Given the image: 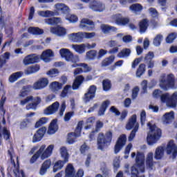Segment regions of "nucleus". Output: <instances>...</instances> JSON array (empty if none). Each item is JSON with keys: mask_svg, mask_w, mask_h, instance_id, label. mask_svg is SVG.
<instances>
[{"mask_svg": "<svg viewBox=\"0 0 177 177\" xmlns=\"http://www.w3.org/2000/svg\"><path fill=\"white\" fill-rule=\"evenodd\" d=\"M127 145V135L122 134L118 138L116 143L114 146V153L115 154H118L119 152L122 150L124 146Z\"/></svg>", "mask_w": 177, "mask_h": 177, "instance_id": "13", "label": "nucleus"}, {"mask_svg": "<svg viewBox=\"0 0 177 177\" xmlns=\"http://www.w3.org/2000/svg\"><path fill=\"white\" fill-rule=\"evenodd\" d=\"M131 177H145V174L141 175L140 176H139V169L136 166H133L131 168Z\"/></svg>", "mask_w": 177, "mask_h": 177, "instance_id": "53", "label": "nucleus"}, {"mask_svg": "<svg viewBox=\"0 0 177 177\" xmlns=\"http://www.w3.org/2000/svg\"><path fill=\"white\" fill-rule=\"evenodd\" d=\"M101 30L104 34H110V32H117V28L107 24L101 26Z\"/></svg>", "mask_w": 177, "mask_h": 177, "instance_id": "29", "label": "nucleus"}, {"mask_svg": "<svg viewBox=\"0 0 177 177\" xmlns=\"http://www.w3.org/2000/svg\"><path fill=\"white\" fill-rule=\"evenodd\" d=\"M114 60H115L114 55L105 57L101 62V67H109V66H111L114 63Z\"/></svg>", "mask_w": 177, "mask_h": 177, "instance_id": "30", "label": "nucleus"}, {"mask_svg": "<svg viewBox=\"0 0 177 177\" xmlns=\"http://www.w3.org/2000/svg\"><path fill=\"white\" fill-rule=\"evenodd\" d=\"M154 59V53L149 51L145 57V62H150Z\"/></svg>", "mask_w": 177, "mask_h": 177, "instance_id": "63", "label": "nucleus"}, {"mask_svg": "<svg viewBox=\"0 0 177 177\" xmlns=\"http://www.w3.org/2000/svg\"><path fill=\"white\" fill-rule=\"evenodd\" d=\"M32 100H34V97L32 95L28 96L26 98L20 101V104L21 106H24L25 104H27L28 102H31Z\"/></svg>", "mask_w": 177, "mask_h": 177, "instance_id": "60", "label": "nucleus"}, {"mask_svg": "<svg viewBox=\"0 0 177 177\" xmlns=\"http://www.w3.org/2000/svg\"><path fill=\"white\" fill-rule=\"evenodd\" d=\"M136 124H138L137 116H136V114H133L129 119V121L126 124V129H127V131H131V129H132L133 128H135L133 127H135V125H136Z\"/></svg>", "mask_w": 177, "mask_h": 177, "instance_id": "27", "label": "nucleus"}, {"mask_svg": "<svg viewBox=\"0 0 177 177\" xmlns=\"http://www.w3.org/2000/svg\"><path fill=\"white\" fill-rule=\"evenodd\" d=\"M66 20L70 21V23H77L78 21V17L75 15H71L66 17Z\"/></svg>", "mask_w": 177, "mask_h": 177, "instance_id": "61", "label": "nucleus"}, {"mask_svg": "<svg viewBox=\"0 0 177 177\" xmlns=\"http://www.w3.org/2000/svg\"><path fill=\"white\" fill-rule=\"evenodd\" d=\"M80 27L86 31H93L95 30V22L89 19L83 18L80 21Z\"/></svg>", "mask_w": 177, "mask_h": 177, "instance_id": "15", "label": "nucleus"}, {"mask_svg": "<svg viewBox=\"0 0 177 177\" xmlns=\"http://www.w3.org/2000/svg\"><path fill=\"white\" fill-rule=\"evenodd\" d=\"M39 65L36 64L34 66H28L25 71L24 73L26 75H30V74H34V73H37L39 71Z\"/></svg>", "mask_w": 177, "mask_h": 177, "instance_id": "37", "label": "nucleus"}, {"mask_svg": "<svg viewBox=\"0 0 177 177\" xmlns=\"http://www.w3.org/2000/svg\"><path fill=\"white\" fill-rule=\"evenodd\" d=\"M38 62H39V57L35 54L28 55L24 59V64H25V66L34 64V63H38Z\"/></svg>", "mask_w": 177, "mask_h": 177, "instance_id": "20", "label": "nucleus"}, {"mask_svg": "<svg viewBox=\"0 0 177 177\" xmlns=\"http://www.w3.org/2000/svg\"><path fill=\"white\" fill-rule=\"evenodd\" d=\"M160 86L164 91H168L169 88H175V75L169 73L167 76V80L161 79Z\"/></svg>", "mask_w": 177, "mask_h": 177, "instance_id": "6", "label": "nucleus"}, {"mask_svg": "<svg viewBox=\"0 0 177 177\" xmlns=\"http://www.w3.org/2000/svg\"><path fill=\"white\" fill-rule=\"evenodd\" d=\"M161 41H162V35L158 34L153 39V44L155 46H160L161 45Z\"/></svg>", "mask_w": 177, "mask_h": 177, "instance_id": "51", "label": "nucleus"}, {"mask_svg": "<svg viewBox=\"0 0 177 177\" xmlns=\"http://www.w3.org/2000/svg\"><path fill=\"white\" fill-rule=\"evenodd\" d=\"M86 59L87 60H95L97 59V50H91L86 53Z\"/></svg>", "mask_w": 177, "mask_h": 177, "instance_id": "43", "label": "nucleus"}, {"mask_svg": "<svg viewBox=\"0 0 177 177\" xmlns=\"http://www.w3.org/2000/svg\"><path fill=\"white\" fill-rule=\"evenodd\" d=\"M176 39V34L175 32L170 33L166 38L167 44H172Z\"/></svg>", "mask_w": 177, "mask_h": 177, "instance_id": "56", "label": "nucleus"}, {"mask_svg": "<svg viewBox=\"0 0 177 177\" xmlns=\"http://www.w3.org/2000/svg\"><path fill=\"white\" fill-rule=\"evenodd\" d=\"M162 103H166L168 107H176L177 104V91L174 92L169 97V93H166L160 95Z\"/></svg>", "mask_w": 177, "mask_h": 177, "instance_id": "5", "label": "nucleus"}, {"mask_svg": "<svg viewBox=\"0 0 177 177\" xmlns=\"http://www.w3.org/2000/svg\"><path fill=\"white\" fill-rule=\"evenodd\" d=\"M90 9H92L94 12H103V10L105 9L104 5L97 1H93L89 4Z\"/></svg>", "mask_w": 177, "mask_h": 177, "instance_id": "19", "label": "nucleus"}, {"mask_svg": "<svg viewBox=\"0 0 177 177\" xmlns=\"http://www.w3.org/2000/svg\"><path fill=\"white\" fill-rule=\"evenodd\" d=\"M147 127L149 128V132L147 137V142L149 146H153L155 143H157L161 136H162V131L161 129L158 128L156 124H152L149 122Z\"/></svg>", "mask_w": 177, "mask_h": 177, "instance_id": "2", "label": "nucleus"}, {"mask_svg": "<svg viewBox=\"0 0 177 177\" xmlns=\"http://www.w3.org/2000/svg\"><path fill=\"white\" fill-rule=\"evenodd\" d=\"M69 39L72 42L80 43L84 41V32H78L77 33H71L68 35Z\"/></svg>", "mask_w": 177, "mask_h": 177, "instance_id": "22", "label": "nucleus"}, {"mask_svg": "<svg viewBox=\"0 0 177 177\" xmlns=\"http://www.w3.org/2000/svg\"><path fill=\"white\" fill-rule=\"evenodd\" d=\"M166 153L168 156H171L173 160H175L177 157V145L175 144L174 140H171L168 142L166 147Z\"/></svg>", "mask_w": 177, "mask_h": 177, "instance_id": "12", "label": "nucleus"}, {"mask_svg": "<svg viewBox=\"0 0 177 177\" xmlns=\"http://www.w3.org/2000/svg\"><path fill=\"white\" fill-rule=\"evenodd\" d=\"M49 84V80L46 77H41L33 84L32 88L35 91H41L44 88H46Z\"/></svg>", "mask_w": 177, "mask_h": 177, "instance_id": "16", "label": "nucleus"}, {"mask_svg": "<svg viewBox=\"0 0 177 177\" xmlns=\"http://www.w3.org/2000/svg\"><path fill=\"white\" fill-rule=\"evenodd\" d=\"M59 131V125L57 124V119L53 120L48 127L47 133L48 135H53Z\"/></svg>", "mask_w": 177, "mask_h": 177, "instance_id": "24", "label": "nucleus"}, {"mask_svg": "<svg viewBox=\"0 0 177 177\" xmlns=\"http://www.w3.org/2000/svg\"><path fill=\"white\" fill-rule=\"evenodd\" d=\"M46 122H48V118H41L35 123V127L39 128V127H42V125H44Z\"/></svg>", "mask_w": 177, "mask_h": 177, "instance_id": "55", "label": "nucleus"}, {"mask_svg": "<svg viewBox=\"0 0 177 177\" xmlns=\"http://www.w3.org/2000/svg\"><path fill=\"white\" fill-rule=\"evenodd\" d=\"M59 102H55L44 109V114L46 115H52V114H55L59 110Z\"/></svg>", "mask_w": 177, "mask_h": 177, "instance_id": "21", "label": "nucleus"}, {"mask_svg": "<svg viewBox=\"0 0 177 177\" xmlns=\"http://www.w3.org/2000/svg\"><path fill=\"white\" fill-rule=\"evenodd\" d=\"M102 88L104 92H109L111 89V81L109 79L102 81Z\"/></svg>", "mask_w": 177, "mask_h": 177, "instance_id": "44", "label": "nucleus"}, {"mask_svg": "<svg viewBox=\"0 0 177 177\" xmlns=\"http://www.w3.org/2000/svg\"><path fill=\"white\" fill-rule=\"evenodd\" d=\"M138 95H139V87H134L132 90L131 97L132 99H136L138 97Z\"/></svg>", "mask_w": 177, "mask_h": 177, "instance_id": "64", "label": "nucleus"}, {"mask_svg": "<svg viewBox=\"0 0 177 177\" xmlns=\"http://www.w3.org/2000/svg\"><path fill=\"white\" fill-rule=\"evenodd\" d=\"M6 26V21L5 20V15L2 11V7L0 6V28H3Z\"/></svg>", "mask_w": 177, "mask_h": 177, "instance_id": "50", "label": "nucleus"}, {"mask_svg": "<svg viewBox=\"0 0 177 177\" xmlns=\"http://www.w3.org/2000/svg\"><path fill=\"white\" fill-rule=\"evenodd\" d=\"M85 81V77H84L82 75H78L75 77L73 84H72V88L73 91H77L82 85L84 82Z\"/></svg>", "mask_w": 177, "mask_h": 177, "instance_id": "26", "label": "nucleus"}, {"mask_svg": "<svg viewBox=\"0 0 177 177\" xmlns=\"http://www.w3.org/2000/svg\"><path fill=\"white\" fill-rule=\"evenodd\" d=\"M84 169H79L75 174V169L71 163H68L65 169V177H84Z\"/></svg>", "mask_w": 177, "mask_h": 177, "instance_id": "9", "label": "nucleus"}, {"mask_svg": "<svg viewBox=\"0 0 177 177\" xmlns=\"http://www.w3.org/2000/svg\"><path fill=\"white\" fill-rule=\"evenodd\" d=\"M86 48V46H85V44H75L73 46V48L77 53H84L85 52V48Z\"/></svg>", "mask_w": 177, "mask_h": 177, "instance_id": "46", "label": "nucleus"}, {"mask_svg": "<svg viewBox=\"0 0 177 177\" xmlns=\"http://www.w3.org/2000/svg\"><path fill=\"white\" fill-rule=\"evenodd\" d=\"M52 165V160L47 159L42 164L39 169V174L40 175L44 176L46 172H48V169L50 168V166Z\"/></svg>", "mask_w": 177, "mask_h": 177, "instance_id": "25", "label": "nucleus"}, {"mask_svg": "<svg viewBox=\"0 0 177 177\" xmlns=\"http://www.w3.org/2000/svg\"><path fill=\"white\" fill-rule=\"evenodd\" d=\"M13 154H15V149H13V147H11L8 150V155L10 157V162L12 165H13L17 174H21L22 177H26L24 171L20 170V163L19 162V156H16V161H17V164H16V162H15V159H13Z\"/></svg>", "mask_w": 177, "mask_h": 177, "instance_id": "7", "label": "nucleus"}, {"mask_svg": "<svg viewBox=\"0 0 177 177\" xmlns=\"http://www.w3.org/2000/svg\"><path fill=\"white\" fill-rule=\"evenodd\" d=\"M164 158V147L160 146L156 149L154 153L155 160H162Z\"/></svg>", "mask_w": 177, "mask_h": 177, "instance_id": "33", "label": "nucleus"}, {"mask_svg": "<svg viewBox=\"0 0 177 177\" xmlns=\"http://www.w3.org/2000/svg\"><path fill=\"white\" fill-rule=\"evenodd\" d=\"M61 156L64 160H57L53 165V171L54 173L57 172V171H60V169H63V167H64V164L66 162H68V153L67 152V148L66 147H61Z\"/></svg>", "mask_w": 177, "mask_h": 177, "instance_id": "4", "label": "nucleus"}, {"mask_svg": "<svg viewBox=\"0 0 177 177\" xmlns=\"http://www.w3.org/2000/svg\"><path fill=\"white\" fill-rule=\"evenodd\" d=\"M31 122H32V118H25V119H24L19 123V129L23 131L24 129H27L30 128V127L31 126Z\"/></svg>", "mask_w": 177, "mask_h": 177, "instance_id": "31", "label": "nucleus"}, {"mask_svg": "<svg viewBox=\"0 0 177 177\" xmlns=\"http://www.w3.org/2000/svg\"><path fill=\"white\" fill-rule=\"evenodd\" d=\"M109 106H110V100H107L104 101L98 111V115H104V113H106V110H107Z\"/></svg>", "mask_w": 177, "mask_h": 177, "instance_id": "34", "label": "nucleus"}, {"mask_svg": "<svg viewBox=\"0 0 177 177\" xmlns=\"http://www.w3.org/2000/svg\"><path fill=\"white\" fill-rule=\"evenodd\" d=\"M55 8L57 12H60L64 15H67L70 12V8L66 4L59 3L55 5Z\"/></svg>", "mask_w": 177, "mask_h": 177, "instance_id": "28", "label": "nucleus"}, {"mask_svg": "<svg viewBox=\"0 0 177 177\" xmlns=\"http://www.w3.org/2000/svg\"><path fill=\"white\" fill-rule=\"evenodd\" d=\"M50 88L53 92H57L63 88V84L59 82H53L50 84Z\"/></svg>", "mask_w": 177, "mask_h": 177, "instance_id": "41", "label": "nucleus"}, {"mask_svg": "<svg viewBox=\"0 0 177 177\" xmlns=\"http://www.w3.org/2000/svg\"><path fill=\"white\" fill-rule=\"evenodd\" d=\"M3 136L6 140L10 139V131L6 127L3 128Z\"/></svg>", "mask_w": 177, "mask_h": 177, "instance_id": "59", "label": "nucleus"}, {"mask_svg": "<svg viewBox=\"0 0 177 177\" xmlns=\"http://www.w3.org/2000/svg\"><path fill=\"white\" fill-rule=\"evenodd\" d=\"M46 133V127H43L39 129L32 137V143H37V142H41L44 136Z\"/></svg>", "mask_w": 177, "mask_h": 177, "instance_id": "17", "label": "nucleus"}, {"mask_svg": "<svg viewBox=\"0 0 177 177\" xmlns=\"http://www.w3.org/2000/svg\"><path fill=\"white\" fill-rule=\"evenodd\" d=\"M50 31L52 34L57 35V37H64L67 34V30L66 28L60 26L55 27H51Z\"/></svg>", "mask_w": 177, "mask_h": 177, "instance_id": "18", "label": "nucleus"}, {"mask_svg": "<svg viewBox=\"0 0 177 177\" xmlns=\"http://www.w3.org/2000/svg\"><path fill=\"white\" fill-rule=\"evenodd\" d=\"M28 32H29V34H32V35H42L44 31V29L39 27L30 26L28 28Z\"/></svg>", "mask_w": 177, "mask_h": 177, "instance_id": "32", "label": "nucleus"}, {"mask_svg": "<svg viewBox=\"0 0 177 177\" xmlns=\"http://www.w3.org/2000/svg\"><path fill=\"white\" fill-rule=\"evenodd\" d=\"M34 102L26 105V110H31V109H37V106L41 103V100L40 97L33 98Z\"/></svg>", "mask_w": 177, "mask_h": 177, "instance_id": "38", "label": "nucleus"}, {"mask_svg": "<svg viewBox=\"0 0 177 177\" xmlns=\"http://www.w3.org/2000/svg\"><path fill=\"white\" fill-rule=\"evenodd\" d=\"M45 23L49 24L50 26H57L62 23V18L59 17H53L45 19Z\"/></svg>", "mask_w": 177, "mask_h": 177, "instance_id": "35", "label": "nucleus"}, {"mask_svg": "<svg viewBox=\"0 0 177 177\" xmlns=\"http://www.w3.org/2000/svg\"><path fill=\"white\" fill-rule=\"evenodd\" d=\"M71 88V85L70 84H67L64 87V89L62 90V91L61 92V97H66V96H67V95H68V91H70Z\"/></svg>", "mask_w": 177, "mask_h": 177, "instance_id": "57", "label": "nucleus"}, {"mask_svg": "<svg viewBox=\"0 0 177 177\" xmlns=\"http://www.w3.org/2000/svg\"><path fill=\"white\" fill-rule=\"evenodd\" d=\"M53 51L50 49L46 50L44 51L41 55V59L44 60V62L48 60V57H53L54 56Z\"/></svg>", "mask_w": 177, "mask_h": 177, "instance_id": "42", "label": "nucleus"}, {"mask_svg": "<svg viewBox=\"0 0 177 177\" xmlns=\"http://www.w3.org/2000/svg\"><path fill=\"white\" fill-rule=\"evenodd\" d=\"M107 50H104L101 48L99 50L98 53H97V60H100V59H103L106 55H107Z\"/></svg>", "mask_w": 177, "mask_h": 177, "instance_id": "54", "label": "nucleus"}, {"mask_svg": "<svg viewBox=\"0 0 177 177\" xmlns=\"http://www.w3.org/2000/svg\"><path fill=\"white\" fill-rule=\"evenodd\" d=\"M154 154L153 152H149L147 155L146 158V167L148 168V169H150L151 171L153 170V168L154 167V164H157V162L154 161L153 159Z\"/></svg>", "mask_w": 177, "mask_h": 177, "instance_id": "23", "label": "nucleus"}, {"mask_svg": "<svg viewBox=\"0 0 177 177\" xmlns=\"http://www.w3.org/2000/svg\"><path fill=\"white\" fill-rule=\"evenodd\" d=\"M59 55L65 59L66 62H71L72 63H77L78 62V57L74 56V54L67 48H62L59 50Z\"/></svg>", "mask_w": 177, "mask_h": 177, "instance_id": "10", "label": "nucleus"}, {"mask_svg": "<svg viewBox=\"0 0 177 177\" xmlns=\"http://www.w3.org/2000/svg\"><path fill=\"white\" fill-rule=\"evenodd\" d=\"M145 73H146V64H140L136 71V77H138V78H140L142 75H143V74H145Z\"/></svg>", "mask_w": 177, "mask_h": 177, "instance_id": "40", "label": "nucleus"}, {"mask_svg": "<svg viewBox=\"0 0 177 177\" xmlns=\"http://www.w3.org/2000/svg\"><path fill=\"white\" fill-rule=\"evenodd\" d=\"M139 130V123H137L131 132L130 133V135L129 136V142H132L133 139L135 138V136H136V133Z\"/></svg>", "mask_w": 177, "mask_h": 177, "instance_id": "47", "label": "nucleus"}, {"mask_svg": "<svg viewBox=\"0 0 177 177\" xmlns=\"http://www.w3.org/2000/svg\"><path fill=\"white\" fill-rule=\"evenodd\" d=\"M83 125L84 121H79L75 129V132H71L68 134V142L69 145H73V143L75 142V138H79V136H81V132H82Z\"/></svg>", "mask_w": 177, "mask_h": 177, "instance_id": "8", "label": "nucleus"}, {"mask_svg": "<svg viewBox=\"0 0 177 177\" xmlns=\"http://www.w3.org/2000/svg\"><path fill=\"white\" fill-rule=\"evenodd\" d=\"M47 75H50L51 78H53V77H57V75H59V70L57 68L50 70L47 72Z\"/></svg>", "mask_w": 177, "mask_h": 177, "instance_id": "58", "label": "nucleus"}, {"mask_svg": "<svg viewBox=\"0 0 177 177\" xmlns=\"http://www.w3.org/2000/svg\"><path fill=\"white\" fill-rule=\"evenodd\" d=\"M96 91H97V87H96L95 85H91L88 87L87 92L84 94L83 97L84 103H89L91 100L95 99Z\"/></svg>", "mask_w": 177, "mask_h": 177, "instance_id": "11", "label": "nucleus"}, {"mask_svg": "<svg viewBox=\"0 0 177 177\" xmlns=\"http://www.w3.org/2000/svg\"><path fill=\"white\" fill-rule=\"evenodd\" d=\"M54 149L55 146L53 145H49L47 148L46 145H41L39 150H37V152L30 158L29 160L30 164H34L39 157L42 160L49 158V157L52 156Z\"/></svg>", "mask_w": 177, "mask_h": 177, "instance_id": "1", "label": "nucleus"}, {"mask_svg": "<svg viewBox=\"0 0 177 177\" xmlns=\"http://www.w3.org/2000/svg\"><path fill=\"white\" fill-rule=\"evenodd\" d=\"M130 9L133 10V12H142V10H143V6L140 3L132 4L130 6Z\"/></svg>", "mask_w": 177, "mask_h": 177, "instance_id": "52", "label": "nucleus"}, {"mask_svg": "<svg viewBox=\"0 0 177 177\" xmlns=\"http://www.w3.org/2000/svg\"><path fill=\"white\" fill-rule=\"evenodd\" d=\"M115 23L120 26H127V24H129V18L117 17L115 19Z\"/></svg>", "mask_w": 177, "mask_h": 177, "instance_id": "45", "label": "nucleus"}, {"mask_svg": "<svg viewBox=\"0 0 177 177\" xmlns=\"http://www.w3.org/2000/svg\"><path fill=\"white\" fill-rule=\"evenodd\" d=\"M142 91H141L142 95L147 93V80H143L141 83Z\"/></svg>", "mask_w": 177, "mask_h": 177, "instance_id": "62", "label": "nucleus"}, {"mask_svg": "<svg viewBox=\"0 0 177 177\" xmlns=\"http://www.w3.org/2000/svg\"><path fill=\"white\" fill-rule=\"evenodd\" d=\"M22 76H23V72L21 71L14 73L11 74V75L9 77L8 81L9 82H11L12 84H13V82H16V81H17L19 78H21Z\"/></svg>", "mask_w": 177, "mask_h": 177, "instance_id": "39", "label": "nucleus"}, {"mask_svg": "<svg viewBox=\"0 0 177 177\" xmlns=\"http://www.w3.org/2000/svg\"><path fill=\"white\" fill-rule=\"evenodd\" d=\"M113 140V132L108 131L104 133H100L97 138V145L99 150H104L111 145Z\"/></svg>", "mask_w": 177, "mask_h": 177, "instance_id": "3", "label": "nucleus"}, {"mask_svg": "<svg viewBox=\"0 0 177 177\" xmlns=\"http://www.w3.org/2000/svg\"><path fill=\"white\" fill-rule=\"evenodd\" d=\"M129 55H131V49L124 48L118 54V57L122 59V57H128Z\"/></svg>", "mask_w": 177, "mask_h": 177, "instance_id": "48", "label": "nucleus"}, {"mask_svg": "<svg viewBox=\"0 0 177 177\" xmlns=\"http://www.w3.org/2000/svg\"><path fill=\"white\" fill-rule=\"evenodd\" d=\"M136 164L137 168L140 170V172L144 174L145 171V153L141 152H137L136 157Z\"/></svg>", "mask_w": 177, "mask_h": 177, "instance_id": "14", "label": "nucleus"}, {"mask_svg": "<svg viewBox=\"0 0 177 177\" xmlns=\"http://www.w3.org/2000/svg\"><path fill=\"white\" fill-rule=\"evenodd\" d=\"M174 111L165 113L164 115L165 122L166 124H169V122H172V119L174 118Z\"/></svg>", "mask_w": 177, "mask_h": 177, "instance_id": "49", "label": "nucleus"}, {"mask_svg": "<svg viewBox=\"0 0 177 177\" xmlns=\"http://www.w3.org/2000/svg\"><path fill=\"white\" fill-rule=\"evenodd\" d=\"M139 28H140V32L143 33L146 32L147 28L149 27V20L147 19H144L139 22Z\"/></svg>", "mask_w": 177, "mask_h": 177, "instance_id": "36", "label": "nucleus"}]
</instances>
